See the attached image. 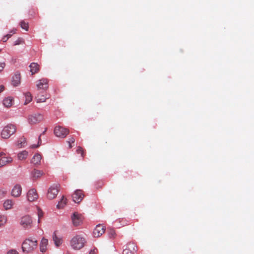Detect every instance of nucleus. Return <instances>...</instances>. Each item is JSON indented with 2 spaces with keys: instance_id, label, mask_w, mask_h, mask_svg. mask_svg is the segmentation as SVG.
Wrapping results in <instances>:
<instances>
[{
  "instance_id": "obj_16",
  "label": "nucleus",
  "mask_w": 254,
  "mask_h": 254,
  "mask_svg": "<svg viewBox=\"0 0 254 254\" xmlns=\"http://www.w3.org/2000/svg\"><path fill=\"white\" fill-rule=\"evenodd\" d=\"M21 76L20 73L16 72L12 77L11 84L13 86H17L20 83Z\"/></svg>"
},
{
  "instance_id": "obj_10",
  "label": "nucleus",
  "mask_w": 254,
  "mask_h": 254,
  "mask_svg": "<svg viewBox=\"0 0 254 254\" xmlns=\"http://www.w3.org/2000/svg\"><path fill=\"white\" fill-rule=\"evenodd\" d=\"M83 219L82 216L77 212H74L71 216L73 224L75 226L80 225L82 223Z\"/></svg>"
},
{
  "instance_id": "obj_3",
  "label": "nucleus",
  "mask_w": 254,
  "mask_h": 254,
  "mask_svg": "<svg viewBox=\"0 0 254 254\" xmlns=\"http://www.w3.org/2000/svg\"><path fill=\"white\" fill-rule=\"evenodd\" d=\"M16 127L14 125L9 124L4 127L1 132V137L7 139L16 131Z\"/></svg>"
},
{
  "instance_id": "obj_41",
  "label": "nucleus",
  "mask_w": 254,
  "mask_h": 254,
  "mask_svg": "<svg viewBox=\"0 0 254 254\" xmlns=\"http://www.w3.org/2000/svg\"><path fill=\"white\" fill-rule=\"evenodd\" d=\"M8 39L5 36H3L2 38V40L3 42H5Z\"/></svg>"
},
{
  "instance_id": "obj_8",
  "label": "nucleus",
  "mask_w": 254,
  "mask_h": 254,
  "mask_svg": "<svg viewBox=\"0 0 254 254\" xmlns=\"http://www.w3.org/2000/svg\"><path fill=\"white\" fill-rule=\"evenodd\" d=\"M12 161L11 157L7 156L4 153H0V167H3Z\"/></svg>"
},
{
  "instance_id": "obj_6",
  "label": "nucleus",
  "mask_w": 254,
  "mask_h": 254,
  "mask_svg": "<svg viewBox=\"0 0 254 254\" xmlns=\"http://www.w3.org/2000/svg\"><path fill=\"white\" fill-rule=\"evenodd\" d=\"M137 251V248L135 244L128 243L124 250L123 254H136Z\"/></svg>"
},
{
  "instance_id": "obj_30",
  "label": "nucleus",
  "mask_w": 254,
  "mask_h": 254,
  "mask_svg": "<svg viewBox=\"0 0 254 254\" xmlns=\"http://www.w3.org/2000/svg\"><path fill=\"white\" fill-rule=\"evenodd\" d=\"M26 142V139L24 137L20 138L17 141V145L18 147H22Z\"/></svg>"
},
{
  "instance_id": "obj_35",
  "label": "nucleus",
  "mask_w": 254,
  "mask_h": 254,
  "mask_svg": "<svg viewBox=\"0 0 254 254\" xmlns=\"http://www.w3.org/2000/svg\"><path fill=\"white\" fill-rule=\"evenodd\" d=\"M115 234H116V233H115V231L114 230H113V229L110 230V231L109 232V235L110 238H114Z\"/></svg>"
},
{
  "instance_id": "obj_27",
  "label": "nucleus",
  "mask_w": 254,
  "mask_h": 254,
  "mask_svg": "<svg viewBox=\"0 0 254 254\" xmlns=\"http://www.w3.org/2000/svg\"><path fill=\"white\" fill-rule=\"evenodd\" d=\"M19 25L21 28L25 31H27L29 30V23L25 22L24 20H22L20 22Z\"/></svg>"
},
{
  "instance_id": "obj_22",
  "label": "nucleus",
  "mask_w": 254,
  "mask_h": 254,
  "mask_svg": "<svg viewBox=\"0 0 254 254\" xmlns=\"http://www.w3.org/2000/svg\"><path fill=\"white\" fill-rule=\"evenodd\" d=\"M44 174V173L42 171L36 170V169H34L31 172V176L35 179H38V178L41 177Z\"/></svg>"
},
{
  "instance_id": "obj_12",
  "label": "nucleus",
  "mask_w": 254,
  "mask_h": 254,
  "mask_svg": "<svg viewBox=\"0 0 254 254\" xmlns=\"http://www.w3.org/2000/svg\"><path fill=\"white\" fill-rule=\"evenodd\" d=\"M36 86L38 89L46 90L49 87L48 80L42 78L36 82Z\"/></svg>"
},
{
  "instance_id": "obj_29",
  "label": "nucleus",
  "mask_w": 254,
  "mask_h": 254,
  "mask_svg": "<svg viewBox=\"0 0 254 254\" xmlns=\"http://www.w3.org/2000/svg\"><path fill=\"white\" fill-rule=\"evenodd\" d=\"M7 220V216L4 215H0V227L4 226Z\"/></svg>"
},
{
  "instance_id": "obj_40",
  "label": "nucleus",
  "mask_w": 254,
  "mask_h": 254,
  "mask_svg": "<svg viewBox=\"0 0 254 254\" xmlns=\"http://www.w3.org/2000/svg\"><path fill=\"white\" fill-rule=\"evenodd\" d=\"M4 87L3 85H0V93L3 91Z\"/></svg>"
},
{
  "instance_id": "obj_37",
  "label": "nucleus",
  "mask_w": 254,
  "mask_h": 254,
  "mask_svg": "<svg viewBox=\"0 0 254 254\" xmlns=\"http://www.w3.org/2000/svg\"><path fill=\"white\" fill-rule=\"evenodd\" d=\"M98 253V250L96 248H94L93 250L90 251L89 254H96Z\"/></svg>"
},
{
  "instance_id": "obj_19",
  "label": "nucleus",
  "mask_w": 254,
  "mask_h": 254,
  "mask_svg": "<svg viewBox=\"0 0 254 254\" xmlns=\"http://www.w3.org/2000/svg\"><path fill=\"white\" fill-rule=\"evenodd\" d=\"M29 67L32 75L38 72L39 70V65L35 63H31L29 65Z\"/></svg>"
},
{
  "instance_id": "obj_2",
  "label": "nucleus",
  "mask_w": 254,
  "mask_h": 254,
  "mask_svg": "<svg viewBox=\"0 0 254 254\" xmlns=\"http://www.w3.org/2000/svg\"><path fill=\"white\" fill-rule=\"evenodd\" d=\"M86 243L85 239L80 235L74 236L70 241V245L72 248L75 250L82 249Z\"/></svg>"
},
{
  "instance_id": "obj_43",
  "label": "nucleus",
  "mask_w": 254,
  "mask_h": 254,
  "mask_svg": "<svg viewBox=\"0 0 254 254\" xmlns=\"http://www.w3.org/2000/svg\"><path fill=\"white\" fill-rule=\"evenodd\" d=\"M71 143L69 144V148H71L72 147Z\"/></svg>"
},
{
  "instance_id": "obj_15",
  "label": "nucleus",
  "mask_w": 254,
  "mask_h": 254,
  "mask_svg": "<svg viewBox=\"0 0 254 254\" xmlns=\"http://www.w3.org/2000/svg\"><path fill=\"white\" fill-rule=\"evenodd\" d=\"M22 191V188L19 185H16L11 191V195L14 197H18Z\"/></svg>"
},
{
  "instance_id": "obj_1",
  "label": "nucleus",
  "mask_w": 254,
  "mask_h": 254,
  "mask_svg": "<svg viewBox=\"0 0 254 254\" xmlns=\"http://www.w3.org/2000/svg\"><path fill=\"white\" fill-rule=\"evenodd\" d=\"M38 244V241L35 238H28L22 243V252L25 254H32L37 249Z\"/></svg>"
},
{
  "instance_id": "obj_24",
  "label": "nucleus",
  "mask_w": 254,
  "mask_h": 254,
  "mask_svg": "<svg viewBox=\"0 0 254 254\" xmlns=\"http://www.w3.org/2000/svg\"><path fill=\"white\" fill-rule=\"evenodd\" d=\"M28 155V151H27L26 150H24V151L20 152L18 154L17 157L19 160H23L27 158Z\"/></svg>"
},
{
  "instance_id": "obj_42",
  "label": "nucleus",
  "mask_w": 254,
  "mask_h": 254,
  "mask_svg": "<svg viewBox=\"0 0 254 254\" xmlns=\"http://www.w3.org/2000/svg\"><path fill=\"white\" fill-rule=\"evenodd\" d=\"M11 34H7L6 35H5V36L7 37V38L8 39L11 36Z\"/></svg>"
},
{
  "instance_id": "obj_44",
  "label": "nucleus",
  "mask_w": 254,
  "mask_h": 254,
  "mask_svg": "<svg viewBox=\"0 0 254 254\" xmlns=\"http://www.w3.org/2000/svg\"><path fill=\"white\" fill-rule=\"evenodd\" d=\"M46 129H45V131H43V133H42V134L45 133V132H46Z\"/></svg>"
},
{
  "instance_id": "obj_28",
  "label": "nucleus",
  "mask_w": 254,
  "mask_h": 254,
  "mask_svg": "<svg viewBox=\"0 0 254 254\" xmlns=\"http://www.w3.org/2000/svg\"><path fill=\"white\" fill-rule=\"evenodd\" d=\"M25 97V105H26L28 103H29L32 99V97L30 92H26L24 94Z\"/></svg>"
},
{
  "instance_id": "obj_7",
  "label": "nucleus",
  "mask_w": 254,
  "mask_h": 254,
  "mask_svg": "<svg viewBox=\"0 0 254 254\" xmlns=\"http://www.w3.org/2000/svg\"><path fill=\"white\" fill-rule=\"evenodd\" d=\"M59 192V189L57 185H53L50 187L47 192V197L49 199L55 198Z\"/></svg>"
},
{
  "instance_id": "obj_5",
  "label": "nucleus",
  "mask_w": 254,
  "mask_h": 254,
  "mask_svg": "<svg viewBox=\"0 0 254 254\" xmlns=\"http://www.w3.org/2000/svg\"><path fill=\"white\" fill-rule=\"evenodd\" d=\"M28 120L30 124L35 125L42 121L44 120V117L41 114L36 113L30 115Z\"/></svg>"
},
{
  "instance_id": "obj_9",
  "label": "nucleus",
  "mask_w": 254,
  "mask_h": 254,
  "mask_svg": "<svg viewBox=\"0 0 254 254\" xmlns=\"http://www.w3.org/2000/svg\"><path fill=\"white\" fill-rule=\"evenodd\" d=\"M72 199L75 203H79L84 197L83 191L80 190H77L72 194Z\"/></svg>"
},
{
  "instance_id": "obj_4",
  "label": "nucleus",
  "mask_w": 254,
  "mask_h": 254,
  "mask_svg": "<svg viewBox=\"0 0 254 254\" xmlns=\"http://www.w3.org/2000/svg\"><path fill=\"white\" fill-rule=\"evenodd\" d=\"M69 133L68 129L61 126L55 127L54 129V133L58 137L65 138Z\"/></svg>"
},
{
  "instance_id": "obj_18",
  "label": "nucleus",
  "mask_w": 254,
  "mask_h": 254,
  "mask_svg": "<svg viewBox=\"0 0 254 254\" xmlns=\"http://www.w3.org/2000/svg\"><path fill=\"white\" fill-rule=\"evenodd\" d=\"M48 244V239L43 238L40 244V250L41 252L44 253L46 251Z\"/></svg>"
},
{
  "instance_id": "obj_11",
  "label": "nucleus",
  "mask_w": 254,
  "mask_h": 254,
  "mask_svg": "<svg viewBox=\"0 0 254 254\" xmlns=\"http://www.w3.org/2000/svg\"><path fill=\"white\" fill-rule=\"evenodd\" d=\"M105 232V227L102 224H98L96 226L93 231L94 237L98 238L103 235Z\"/></svg>"
},
{
  "instance_id": "obj_33",
  "label": "nucleus",
  "mask_w": 254,
  "mask_h": 254,
  "mask_svg": "<svg viewBox=\"0 0 254 254\" xmlns=\"http://www.w3.org/2000/svg\"><path fill=\"white\" fill-rule=\"evenodd\" d=\"M38 223L40 222V219L43 216V212L41 209L38 208Z\"/></svg>"
},
{
  "instance_id": "obj_17",
  "label": "nucleus",
  "mask_w": 254,
  "mask_h": 254,
  "mask_svg": "<svg viewBox=\"0 0 254 254\" xmlns=\"http://www.w3.org/2000/svg\"><path fill=\"white\" fill-rule=\"evenodd\" d=\"M53 240L57 247H60L63 243V239L61 237H59L56 234V232H54L53 235Z\"/></svg>"
},
{
  "instance_id": "obj_20",
  "label": "nucleus",
  "mask_w": 254,
  "mask_h": 254,
  "mask_svg": "<svg viewBox=\"0 0 254 254\" xmlns=\"http://www.w3.org/2000/svg\"><path fill=\"white\" fill-rule=\"evenodd\" d=\"M13 102V98L11 97H8L5 98L3 100V105L7 108H9L12 106Z\"/></svg>"
},
{
  "instance_id": "obj_38",
  "label": "nucleus",
  "mask_w": 254,
  "mask_h": 254,
  "mask_svg": "<svg viewBox=\"0 0 254 254\" xmlns=\"http://www.w3.org/2000/svg\"><path fill=\"white\" fill-rule=\"evenodd\" d=\"M5 66V64L4 63H0V72L2 71L3 69Z\"/></svg>"
},
{
  "instance_id": "obj_25",
  "label": "nucleus",
  "mask_w": 254,
  "mask_h": 254,
  "mask_svg": "<svg viewBox=\"0 0 254 254\" xmlns=\"http://www.w3.org/2000/svg\"><path fill=\"white\" fill-rule=\"evenodd\" d=\"M49 97H47L44 95L41 94H37L36 96V99L37 103H42L46 101L47 99H48Z\"/></svg>"
},
{
  "instance_id": "obj_23",
  "label": "nucleus",
  "mask_w": 254,
  "mask_h": 254,
  "mask_svg": "<svg viewBox=\"0 0 254 254\" xmlns=\"http://www.w3.org/2000/svg\"><path fill=\"white\" fill-rule=\"evenodd\" d=\"M42 157L39 154H36L31 160V163L35 165H39L41 163Z\"/></svg>"
},
{
  "instance_id": "obj_31",
  "label": "nucleus",
  "mask_w": 254,
  "mask_h": 254,
  "mask_svg": "<svg viewBox=\"0 0 254 254\" xmlns=\"http://www.w3.org/2000/svg\"><path fill=\"white\" fill-rule=\"evenodd\" d=\"M76 153L77 154H80L82 158H84L85 155V153L84 152L83 149L80 146H78L77 147Z\"/></svg>"
},
{
  "instance_id": "obj_26",
  "label": "nucleus",
  "mask_w": 254,
  "mask_h": 254,
  "mask_svg": "<svg viewBox=\"0 0 254 254\" xmlns=\"http://www.w3.org/2000/svg\"><path fill=\"white\" fill-rule=\"evenodd\" d=\"M66 202H67V199L64 198V196H63L61 200L59 202L57 207L58 208H63L66 204Z\"/></svg>"
},
{
  "instance_id": "obj_32",
  "label": "nucleus",
  "mask_w": 254,
  "mask_h": 254,
  "mask_svg": "<svg viewBox=\"0 0 254 254\" xmlns=\"http://www.w3.org/2000/svg\"><path fill=\"white\" fill-rule=\"evenodd\" d=\"M24 43V40L21 38H19L18 39H17L14 42V45L16 46V45H18L20 44H23Z\"/></svg>"
},
{
  "instance_id": "obj_13",
  "label": "nucleus",
  "mask_w": 254,
  "mask_h": 254,
  "mask_svg": "<svg viewBox=\"0 0 254 254\" xmlns=\"http://www.w3.org/2000/svg\"><path fill=\"white\" fill-rule=\"evenodd\" d=\"M27 198L28 201L32 202L37 200L38 198V194L34 189L30 190L27 193Z\"/></svg>"
},
{
  "instance_id": "obj_39",
  "label": "nucleus",
  "mask_w": 254,
  "mask_h": 254,
  "mask_svg": "<svg viewBox=\"0 0 254 254\" xmlns=\"http://www.w3.org/2000/svg\"><path fill=\"white\" fill-rule=\"evenodd\" d=\"M74 142H75V139L73 137L69 138V140L67 141V142L68 143V144L72 143H74Z\"/></svg>"
},
{
  "instance_id": "obj_14",
  "label": "nucleus",
  "mask_w": 254,
  "mask_h": 254,
  "mask_svg": "<svg viewBox=\"0 0 254 254\" xmlns=\"http://www.w3.org/2000/svg\"><path fill=\"white\" fill-rule=\"evenodd\" d=\"M32 222V221L30 216L26 215L21 218L20 223L23 227L26 228L31 226Z\"/></svg>"
},
{
  "instance_id": "obj_36",
  "label": "nucleus",
  "mask_w": 254,
  "mask_h": 254,
  "mask_svg": "<svg viewBox=\"0 0 254 254\" xmlns=\"http://www.w3.org/2000/svg\"><path fill=\"white\" fill-rule=\"evenodd\" d=\"M7 254H18V253L15 250H11L7 252Z\"/></svg>"
},
{
  "instance_id": "obj_34",
  "label": "nucleus",
  "mask_w": 254,
  "mask_h": 254,
  "mask_svg": "<svg viewBox=\"0 0 254 254\" xmlns=\"http://www.w3.org/2000/svg\"><path fill=\"white\" fill-rule=\"evenodd\" d=\"M41 135H42V134H41L39 137L38 144H37V145L33 144L31 146V148H37L38 147H39L40 146V143H41V142L42 141L41 139Z\"/></svg>"
},
{
  "instance_id": "obj_21",
  "label": "nucleus",
  "mask_w": 254,
  "mask_h": 254,
  "mask_svg": "<svg viewBox=\"0 0 254 254\" xmlns=\"http://www.w3.org/2000/svg\"><path fill=\"white\" fill-rule=\"evenodd\" d=\"M14 202L11 199H7L4 201L3 206L5 210H7L12 208Z\"/></svg>"
}]
</instances>
